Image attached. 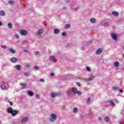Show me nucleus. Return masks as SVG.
<instances>
[{"instance_id": "nucleus-49", "label": "nucleus", "mask_w": 124, "mask_h": 124, "mask_svg": "<svg viewBox=\"0 0 124 124\" xmlns=\"http://www.w3.org/2000/svg\"><path fill=\"white\" fill-rule=\"evenodd\" d=\"M79 9V7H77L76 8V10H78Z\"/></svg>"}, {"instance_id": "nucleus-50", "label": "nucleus", "mask_w": 124, "mask_h": 124, "mask_svg": "<svg viewBox=\"0 0 124 124\" xmlns=\"http://www.w3.org/2000/svg\"><path fill=\"white\" fill-rule=\"evenodd\" d=\"M120 93H124V91L122 89L120 90Z\"/></svg>"}, {"instance_id": "nucleus-19", "label": "nucleus", "mask_w": 124, "mask_h": 124, "mask_svg": "<svg viewBox=\"0 0 124 124\" xmlns=\"http://www.w3.org/2000/svg\"><path fill=\"white\" fill-rule=\"evenodd\" d=\"M60 32V31L58 29H54V32L55 33V34H58L59 32Z\"/></svg>"}, {"instance_id": "nucleus-52", "label": "nucleus", "mask_w": 124, "mask_h": 124, "mask_svg": "<svg viewBox=\"0 0 124 124\" xmlns=\"http://www.w3.org/2000/svg\"><path fill=\"white\" fill-rule=\"evenodd\" d=\"M24 52H27V50H24Z\"/></svg>"}, {"instance_id": "nucleus-18", "label": "nucleus", "mask_w": 124, "mask_h": 124, "mask_svg": "<svg viewBox=\"0 0 124 124\" xmlns=\"http://www.w3.org/2000/svg\"><path fill=\"white\" fill-rule=\"evenodd\" d=\"M0 16H5V13L3 11H0Z\"/></svg>"}, {"instance_id": "nucleus-4", "label": "nucleus", "mask_w": 124, "mask_h": 124, "mask_svg": "<svg viewBox=\"0 0 124 124\" xmlns=\"http://www.w3.org/2000/svg\"><path fill=\"white\" fill-rule=\"evenodd\" d=\"M62 94L60 93H51V97L52 98H55L56 96H61Z\"/></svg>"}, {"instance_id": "nucleus-13", "label": "nucleus", "mask_w": 124, "mask_h": 124, "mask_svg": "<svg viewBox=\"0 0 124 124\" xmlns=\"http://www.w3.org/2000/svg\"><path fill=\"white\" fill-rule=\"evenodd\" d=\"M10 61L12 62L15 63L16 62H17V59L15 57H13L11 59Z\"/></svg>"}, {"instance_id": "nucleus-27", "label": "nucleus", "mask_w": 124, "mask_h": 124, "mask_svg": "<svg viewBox=\"0 0 124 124\" xmlns=\"http://www.w3.org/2000/svg\"><path fill=\"white\" fill-rule=\"evenodd\" d=\"M15 37H16V39H19V38H20V36L18 34H16L15 35Z\"/></svg>"}, {"instance_id": "nucleus-20", "label": "nucleus", "mask_w": 124, "mask_h": 124, "mask_svg": "<svg viewBox=\"0 0 124 124\" xmlns=\"http://www.w3.org/2000/svg\"><path fill=\"white\" fill-rule=\"evenodd\" d=\"M28 94H29V95H30V96H32V95H33V93L32 92H31V91H29Z\"/></svg>"}, {"instance_id": "nucleus-25", "label": "nucleus", "mask_w": 124, "mask_h": 124, "mask_svg": "<svg viewBox=\"0 0 124 124\" xmlns=\"http://www.w3.org/2000/svg\"><path fill=\"white\" fill-rule=\"evenodd\" d=\"M55 60V56H50L49 57V61H54Z\"/></svg>"}, {"instance_id": "nucleus-2", "label": "nucleus", "mask_w": 124, "mask_h": 124, "mask_svg": "<svg viewBox=\"0 0 124 124\" xmlns=\"http://www.w3.org/2000/svg\"><path fill=\"white\" fill-rule=\"evenodd\" d=\"M7 112L10 114H12L13 116H16V115L18 114V111H17V110H13L11 108H9L7 109Z\"/></svg>"}, {"instance_id": "nucleus-44", "label": "nucleus", "mask_w": 124, "mask_h": 124, "mask_svg": "<svg viewBox=\"0 0 124 124\" xmlns=\"http://www.w3.org/2000/svg\"><path fill=\"white\" fill-rule=\"evenodd\" d=\"M54 73H51V74H50V76H54Z\"/></svg>"}, {"instance_id": "nucleus-54", "label": "nucleus", "mask_w": 124, "mask_h": 124, "mask_svg": "<svg viewBox=\"0 0 124 124\" xmlns=\"http://www.w3.org/2000/svg\"><path fill=\"white\" fill-rule=\"evenodd\" d=\"M123 50H124V47H123Z\"/></svg>"}, {"instance_id": "nucleus-31", "label": "nucleus", "mask_w": 124, "mask_h": 124, "mask_svg": "<svg viewBox=\"0 0 124 124\" xmlns=\"http://www.w3.org/2000/svg\"><path fill=\"white\" fill-rule=\"evenodd\" d=\"M34 69H35L36 70H39V66H35L34 67Z\"/></svg>"}, {"instance_id": "nucleus-3", "label": "nucleus", "mask_w": 124, "mask_h": 124, "mask_svg": "<svg viewBox=\"0 0 124 124\" xmlns=\"http://www.w3.org/2000/svg\"><path fill=\"white\" fill-rule=\"evenodd\" d=\"M57 116L56 114L52 113L50 115L49 120L50 122L54 123L56 120H57Z\"/></svg>"}, {"instance_id": "nucleus-51", "label": "nucleus", "mask_w": 124, "mask_h": 124, "mask_svg": "<svg viewBox=\"0 0 124 124\" xmlns=\"http://www.w3.org/2000/svg\"><path fill=\"white\" fill-rule=\"evenodd\" d=\"M66 9V7H64L63 8V10H65Z\"/></svg>"}, {"instance_id": "nucleus-45", "label": "nucleus", "mask_w": 124, "mask_h": 124, "mask_svg": "<svg viewBox=\"0 0 124 124\" xmlns=\"http://www.w3.org/2000/svg\"><path fill=\"white\" fill-rule=\"evenodd\" d=\"M77 85H78V87H80V83H79V82H77Z\"/></svg>"}, {"instance_id": "nucleus-53", "label": "nucleus", "mask_w": 124, "mask_h": 124, "mask_svg": "<svg viewBox=\"0 0 124 124\" xmlns=\"http://www.w3.org/2000/svg\"><path fill=\"white\" fill-rule=\"evenodd\" d=\"M123 58H124V55H123Z\"/></svg>"}, {"instance_id": "nucleus-6", "label": "nucleus", "mask_w": 124, "mask_h": 124, "mask_svg": "<svg viewBox=\"0 0 124 124\" xmlns=\"http://www.w3.org/2000/svg\"><path fill=\"white\" fill-rule=\"evenodd\" d=\"M111 37L113 40H115V41H117V39H118V35L114 33L111 34Z\"/></svg>"}, {"instance_id": "nucleus-11", "label": "nucleus", "mask_w": 124, "mask_h": 124, "mask_svg": "<svg viewBox=\"0 0 124 124\" xmlns=\"http://www.w3.org/2000/svg\"><path fill=\"white\" fill-rule=\"evenodd\" d=\"M29 120V118L26 117H24L23 118H22V123H27V122H28Z\"/></svg>"}, {"instance_id": "nucleus-16", "label": "nucleus", "mask_w": 124, "mask_h": 124, "mask_svg": "<svg viewBox=\"0 0 124 124\" xmlns=\"http://www.w3.org/2000/svg\"><path fill=\"white\" fill-rule=\"evenodd\" d=\"M15 68H16V69H17V70H20V69H21V65H16L15 66Z\"/></svg>"}, {"instance_id": "nucleus-38", "label": "nucleus", "mask_w": 124, "mask_h": 124, "mask_svg": "<svg viewBox=\"0 0 124 124\" xmlns=\"http://www.w3.org/2000/svg\"><path fill=\"white\" fill-rule=\"evenodd\" d=\"M1 48H3V49H6V46H2Z\"/></svg>"}, {"instance_id": "nucleus-21", "label": "nucleus", "mask_w": 124, "mask_h": 124, "mask_svg": "<svg viewBox=\"0 0 124 124\" xmlns=\"http://www.w3.org/2000/svg\"><path fill=\"white\" fill-rule=\"evenodd\" d=\"M77 112H78V108H74L73 109V112L75 113V114H76Z\"/></svg>"}, {"instance_id": "nucleus-22", "label": "nucleus", "mask_w": 124, "mask_h": 124, "mask_svg": "<svg viewBox=\"0 0 124 124\" xmlns=\"http://www.w3.org/2000/svg\"><path fill=\"white\" fill-rule=\"evenodd\" d=\"M1 88L2 89V90H5V89H6V86L4 84H2L1 86Z\"/></svg>"}, {"instance_id": "nucleus-42", "label": "nucleus", "mask_w": 124, "mask_h": 124, "mask_svg": "<svg viewBox=\"0 0 124 124\" xmlns=\"http://www.w3.org/2000/svg\"><path fill=\"white\" fill-rule=\"evenodd\" d=\"M114 101H115L116 103H119V101H118L117 99L114 100Z\"/></svg>"}, {"instance_id": "nucleus-28", "label": "nucleus", "mask_w": 124, "mask_h": 124, "mask_svg": "<svg viewBox=\"0 0 124 124\" xmlns=\"http://www.w3.org/2000/svg\"><path fill=\"white\" fill-rule=\"evenodd\" d=\"M8 27L9 29H12V25L11 23H8Z\"/></svg>"}, {"instance_id": "nucleus-39", "label": "nucleus", "mask_w": 124, "mask_h": 124, "mask_svg": "<svg viewBox=\"0 0 124 124\" xmlns=\"http://www.w3.org/2000/svg\"><path fill=\"white\" fill-rule=\"evenodd\" d=\"M36 97L38 99H39V94H36Z\"/></svg>"}, {"instance_id": "nucleus-32", "label": "nucleus", "mask_w": 124, "mask_h": 124, "mask_svg": "<svg viewBox=\"0 0 124 124\" xmlns=\"http://www.w3.org/2000/svg\"><path fill=\"white\" fill-rule=\"evenodd\" d=\"M24 75H25V76H30V73H24Z\"/></svg>"}, {"instance_id": "nucleus-23", "label": "nucleus", "mask_w": 124, "mask_h": 124, "mask_svg": "<svg viewBox=\"0 0 124 124\" xmlns=\"http://www.w3.org/2000/svg\"><path fill=\"white\" fill-rule=\"evenodd\" d=\"M105 122H109V121H110V119L109 118V117H105V119H104Z\"/></svg>"}, {"instance_id": "nucleus-15", "label": "nucleus", "mask_w": 124, "mask_h": 124, "mask_svg": "<svg viewBox=\"0 0 124 124\" xmlns=\"http://www.w3.org/2000/svg\"><path fill=\"white\" fill-rule=\"evenodd\" d=\"M90 22L92 24H94V23H96V19L95 18H91L90 19Z\"/></svg>"}, {"instance_id": "nucleus-17", "label": "nucleus", "mask_w": 124, "mask_h": 124, "mask_svg": "<svg viewBox=\"0 0 124 124\" xmlns=\"http://www.w3.org/2000/svg\"><path fill=\"white\" fill-rule=\"evenodd\" d=\"M9 51L11 53H12V54H15V53H16V52L15 51V50H14V49L13 48H10L9 49Z\"/></svg>"}, {"instance_id": "nucleus-37", "label": "nucleus", "mask_w": 124, "mask_h": 124, "mask_svg": "<svg viewBox=\"0 0 124 124\" xmlns=\"http://www.w3.org/2000/svg\"><path fill=\"white\" fill-rule=\"evenodd\" d=\"M113 89L114 91H116V90H118V87H113Z\"/></svg>"}, {"instance_id": "nucleus-41", "label": "nucleus", "mask_w": 124, "mask_h": 124, "mask_svg": "<svg viewBox=\"0 0 124 124\" xmlns=\"http://www.w3.org/2000/svg\"><path fill=\"white\" fill-rule=\"evenodd\" d=\"M39 51H36L35 52V54H36V55H39Z\"/></svg>"}, {"instance_id": "nucleus-40", "label": "nucleus", "mask_w": 124, "mask_h": 124, "mask_svg": "<svg viewBox=\"0 0 124 124\" xmlns=\"http://www.w3.org/2000/svg\"><path fill=\"white\" fill-rule=\"evenodd\" d=\"M30 66H31V64H26V67H30Z\"/></svg>"}, {"instance_id": "nucleus-12", "label": "nucleus", "mask_w": 124, "mask_h": 124, "mask_svg": "<svg viewBox=\"0 0 124 124\" xmlns=\"http://www.w3.org/2000/svg\"><path fill=\"white\" fill-rule=\"evenodd\" d=\"M114 65L115 67H119V66H120V62H119L118 61H116L114 62Z\"/></svg>"}, {"instance_id": "nucleus-48", "label": "nucleus", "mask_w": 124, "mask_h": 124, "mask_svg": "<svg viewBox=\"0 0 124 124\" xmlns=\"http://www.w3.org/2000/svg\"><path fill=\"white\" fill-rule=\"evenodd\" d=\"M101 120H102L101 117H98V120L99 121H101Z\"/></svg>"}, {"instance_id": "nucleus-30", "label": "nucleus", "mask_w": 124, "mask_h": 124, "mask_svg": "<svg viewBox=\"0 0 124 124\" xmlns=\"http://www.w3.org/2000/svg\"><path fill=\"white\" fill-rule=\"evenodd\" d=\"M87 71H88L89 72H90L91 71V68L90 67H86Z\"/></svg>"}, {"instance_id": "nucleus-9", "label": "nucleus", "mask_w": 124, "mask_h": 124, "mask_svg": "<svg viewBox=\"0 0 124 124\" xmlns=\"http://www.w3.org/2000/svg\"><path fill=\"white\" fill-rule=\"evenodd\" d=\"M102 48H98L95 52L96 55H100L102 53Z\"/></svg>"}, {"instance_id": "nucleus-1", "label": "nucleus", "mask_w": 124, "mask_h": 124, "mask_svg": "<svg viewBox=\"0 0 124 124\" xmlns=\"http://www.w3.org/2000/svg\"><path fill=\"white\" fill-rule=\"evenodd\" d=\"M66 93L68 96H72L74 94L77 93V88L75 87L70 88L67 90Z\"/></svg>"}, {"instance_id": "nucleus-34", "label": "nucleus", "mask_w": 124, "mask_h": 124, "mask_svg": "<svg viewBox=\"0 0 124 124\" xmlns=\"http://www.w3.org/2000/svg\"><path fill=\"white\" fill-rule=\"evenodd\" d=\"M62 36H65L66 35V32H63L62 33Z\"/></svg>"}, {"instance_id": "nucleus-10", "label": "nucleus", "mask_w": 124, "mask_h": 124, "mask_svg": "<svg viewBox=\"0 0 124 124\" xmlns=\"http://www.w3.org/2000/svg\"><path fill=\"white\" fill-rule=\"evenodd\" d=\"M112 15L115 17H118V16H119V12L116 11H113L112 12Z\"/></svg>"}, {"instance_id": "nucleus-43", "label": "nucleus", "mask_w": 124, "mask_h": 124, "mask_svg": "<svg viewBox=\"0 0 124 124\" xmlns=\"http://www.w3.org/2000/svg\"><path fill=\"white\" fill-rule=\"evenodd\" d=\"M40 82H44V79H40Z\"/></svg>"}, {"instance_id": "nucleus-47", "label": "nucleus", "mask_w": 124, "mask_h": 124, "mask_svg": "<svg viewBox=\"0 0 124 124\" xmlns=\"http://www.w3.org/2000/svg\"><path fill=\"white\" fill-rule=\"evenodd\" d=\"M8 102H9L10 105H12V102L9 101H8Z\"/></svg>"}, {"instance_id": "nucleus-36", "label": "nucleus", "mask_w": 124, "mask_h": 124, "mask_svg": "<svg viewBox=\"0 0 124 124\" xmlns=\"http://www.w3.org/2000/svg\"><path fill=\"white\" fill-rule=\"evenodd\" d=\"M87 103H91V98H89L87 100Z\"/></svg>"}, {"instance_id": "nucleus-24", "label": "nucleus", "mask_w": 124, "mask_h": 124, "mask_svg": "<svg viewBox=\"0 0 124 124\" xmlns=\"http://www.w3.org/2000/svg\"><path fill=\"white\" fill-rule=\"evenodd\" d=\"M69 28H70V24H66L65 25L64 28L65 29H69Z\"/></svg>"}, {"instance_id": "nucleus-7", "label": "nucleus", "mask_w": 124, "mask_h": 124, "mask_svg": "<svg viewBox=\"0 0 124 124\" xmlns=\"http://www.w3.org/2000/svg\"><path fill=\"white\" fill-rule=\"evenodd\" d=\"M93 75H91L90 78H85L84 80L87 82L88 84H89V83H90V81H93Z\"/></svg>"}, {"instance_id": "nucleus-33", "label": "nucleus", "mask_w": 124, "mask_h": 124, "mask_svg": "<svg viewBox=\"0 0 124 124\" xmlns=\"http://www.w3.org/2000/svg\"><path fill=\"white\" fill-rule=\"evenodd\" d=\"M104 26L105 27H108V26H109V23H104Z\"/></svg>"}, {"instance_id": "nucleus-26", "label": "nucleus", "mask_w": 124, "mask_h": 124, "mask_svg": "<svg viewBox=\"0 0 124 124\" xmlns=\"http://www.w3.org/2000/svg\"><path fill=\"white\" fill-rule=\"evenodd\" d=\"M109 105H111V106H115V104H114V103L113 102H112L111 101H110L109 102Z\"/></svg>"}, {"instance_id": "nucleus-5", "label": "nucleus", "mask_w": 124, "mask_h": 124, "mask_svg": "<svg viewBox=\"0 0 124 124\" xmlns=\"http://www.w3.org/2000/svg\"><path fill=\"white\" fill-rule=\"evenodd\" d=\"M20 34H21V35L26 36L28 34V31L25 30H21L20 31Z\"/></svg>"}, {"instance_id": "nucleus-8", "label": "nucleus", "mask_w": 124, "mask_h": 124, "mask_svg": "<svg viewBox=\"0 0 124 124\" xmlns=\"http://www.w3.org/2000/svg\"><path fill=\"white\" fill-rule=\"evenodd\" d=\"M43 32H44V30L40 29V30H38L37 32L36 33V34L37 35H41V34H42V33H43Z\"/></svg>"}, {"instance_id": "nucleus-46", "label": "nucleus", "mask_w": 124, "mask_h": 124, "mask_svg": "<svg viewBox=\"0 0 124 124\" xmlns=\"http://www.w3.org/2000/svg\"><path fill=\"white\" fill-rule=\"evenodd\" d=\"M2 26V22L1 21H0V27H1Z\"/></svg>"}, {"instance_id": "nucleus-29", "label": "nucleus", "mask_w": 124, "mask_h": 124, "mask_svg": "<svg viewBox=\"0 0 124 124\" xmlns=\"http://www.w3.org/2000/svg\"><path fill=\"white\" fill-rule=\"evenodd\" d=\"M8 3H9V4H14V1L12 0L9 1Z\"/></svg>"}, {"instance_id": "nucleus-35", "label": "nucleus", "mask_w": 124, "mask_h": 124, "mask_svg": "<svg viewBox=\"0 0 124 124\" xmlns=\"http://www.w3.org/2000/svg\"><path fill=\"white\" fill-rule=\"evenodd\" d=\"M77 93H78V95H81V94H82V92L78 91V92H77Z\"/></svg>"}, {"instance_id": "nucleus-14", "label": "nucleus", "mask_w": 124, "mask_h": 124, "mask_svg": "<svg viewBox=\"0 0 124 124\" xmlns=\"http://www.w3.org/2000/svg\"><path fill=\"white\" fill-rule=\"evenodd\" d=\"M22 89L24 90L27 88V84L26 83H21Z\"/></svg>"}]
</instances>
